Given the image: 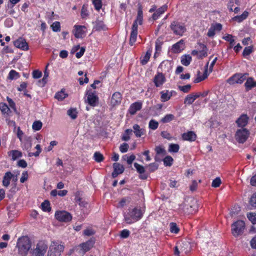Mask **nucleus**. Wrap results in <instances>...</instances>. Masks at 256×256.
Returning <instances> with one entry per match:
<instances>
[{
  "label": "nucleus",
  "mask_w": 256,
  "mask_h": 256,
  "mask_svg": "<svg viewBox=\"0 0 256 256\" xmlns=\"http://www.w3.org/2000/svg\"><path fill=\"white\" fill-rule=\"evenodd\" d=\"M145 212V208L140 206L130 207L124 214V220L127 224H130L140 220Z\"/></svg>",
  "instance_id": "f257e3e1"
},
{
  "label": "nucleus",
  "mask_w": 256,
  "mask_h": 256,
  "mask_svg": "<svg viewBox=\"0 0 256 256\" xmlns=\"http://www.w3.org/2000/svg\"><path fill=\"white\" fill-rule=\"evenodd\" d=\"M16 247L20 256H26L31 248V241L28 236L20 237L18 240Z\"/></svg>",
  "instance_id": "f03ea898"
},
{
  "label": "nucleus",
  "mask_w": 256,
  "mask_h": 256,
  "mask_svg": "<svg viewBox=\"0 0 256 256\" xmlns=\"http://www.w3.org/2000/svg\"><path fill=\"white\" fill-rule=\"evenodd\" d=\"M64 246L58 242H52L50 246L48 256H60Z\"/></svg>",
  "instance_id": "7ed1b4c3"
},
{
  "label": "nucleus",
  "mask_w": 256,
  "mask_h": 256,
  "mask_svg": "<svg viewBox=\"0 0 256 256\" xmlns=\"http://www.w3.org/2000/svg\"><path fill=\"white\" fill-rule=\"evenodd\" d=\"M245 223L242 220H238L232 225V232L235 237L241 235L244 232Z\"/></svg>",
  "instance_id": "20e7f679"
},
{
  "label": "nucleus",
  "mask_w": 256,
  "mask_h": 256,
  "mask_svg": "<svg viewBox=\"0 0 256 256\" xmlns=\"http://www.w3.org/2000/svg\"><path fill=\"white\" fill-rule=\"evenodd\" d=\"M47 248L46 244L44 241H40L32 250V256H44Z\"/></svg>",
  "instance_id": "39448f33"
},
{
  "label": "nucleus",
  "mask_w": 256,
  "mask_h": 256,
  "mask_svg": "<svg viewBox=\"0 0 256 256\" xmlns=\"http://www.w3.org/2000/svg\"><path fill=\"white\" fill-rule=\"evenodd\" d=\"M170 28L175 34L180 36H182L186 31V28L183 24L176 21L171 23Z\"/></svg>",
  "instance_id": "423d86ee"
},
{
  "label": "nucleus",
  "mask_w": 256,
  "mask_h": 256,
  "mask_svg": "<svg viewBox=\"0 0 256 256\" xmlns=\"http://www.w3.org/2000/svg\"><path fill=\"white\" fill-rule=\"evenodd\" d=\"M248 74L246 73L236 74L228 80V82L230 84H242L247 78Z\"/></svg>",
  "instance_id": "0eeeda50"
},
{
  "label": "nucleus",
  "mask_w": 256,
  "mask_h": 256,
  "mask_svg": "<svg viewBox=\"0 0 256 256\" xmlns=\"http://www.w3.org/2000/svg\"><path fill=\"white\" fill-rule=\"evenodd\" d=\"M250 132L246 128L238 130L235 134L236 140L240 143H244L248 139Z\"/></svg>",
  "instance_id": "6e6552de"
},
{
  "label": "nucleus",
  "mask_w": 256,
  "mask_h": 256,
  "mask_svg": "<svg viewBox=\"0 0 256 256\" xmlns=\"http://www.w3.org/2000/svg\"><path fill=\"white\" fill-rule=\"evenodd\" d=\"M56 218L60 222H68L71 220L72 216L66 211H57L55 213Z\"/></svg>",
  "instance_id": "1a4fd4ad"
},
{
  "label": "nucleus",
  "mask_w": 256,
  "mask_h": 256,
  "mask_svg": "<svg viewBox=\"0 0 256 256\" xmlns=\"http://www.w3.org/2000/svg\"><path fill=\"white\" fill-rule=\"evenodd\" d=\"M86 96L88 104L92 106H96L98 103V98L96 94V92L88 90L86 92Z\"/></svg>",
  "instance_id": "9d476101"
},
{
  "label": "nucleus",
  "mask_w": 256,
  "mask_h": 256,
  "mask_svg": "<svg viewBox=\"0 0 256 256\" xmlns=\"http://www.w3.org/2000/svg\"><path fill=\"white\" fill-rule=\"evenodd\" d=\"M138 36V24L136 22H134L132 28V32L130 38V44L133 46Z\"/></svg>",
  "instance_id": "9b49d317"
},
{
  "label": "nucleus",
  "mask_w": 256,
  "mask_h": 256,
  "mask_svg": "<svg viewBox=\"0 0 256 256\" xmlns=\"http://www.w3.org/2000/svg\"><path fill=\"white\" fill-rule=\"evenodd\" d=\"M222 29V25L220 24H212L208 30L207 36L212 38L215 35L216 32H220Z\"/></svg>",
  "instance_id": "f8f14e48"
},
{
  "label": "nucleus",
  "mask_w": 256,
  "mask_h": 256,
  "mask_svg": "<svg viewBox=\"0 0 256 256\" xmlns=\"http://www.w3.org/2000/svg\"><path fill=\"white\" fill-rule=\"evenodd\" d=\"M14 44L16 47L22 50H26L28 49V44L26 40L22 38H20L15 40L14 42Z\"/></svg>",
  "instance_id": "ddd939ff"
},
{
  "label": "nucleus",
  "mask_w": 256,
  "mask_h": 256,
  "mask_svg": "<svg viewBox=\"0 0 256 256\" xmlns=\"http://www.w3.org/2000/svg\"><path fill=\"white\" fill-rule=\"evenodd\" d=\"M166 82V78L162 72H158L154 79V82L156 87L162 86Z\"/></svg>",
  "instance_id": "4468645a"
},
{
  "label": "nucleus",
  "mask_w": 256,
  "mask_h": 256,
  "mask_svg": "<svg viewBox=\"0 0 256 256\" xmlns=\"http://www.w3.org/2000/svg\"><path fill=\"white\" fill-rule=\"evenodd\" d=\"M180 248V252L182 254H188L191 249V246L189 242L185 241L182 242L177 243Z\"/></svg>",
  "instance_id": "2eb2a0df"
},
{
  "label": "nucleus",
  "mask_w": 256,
  "mask_h": 256,
  "mask_svg": "<svg viewBox=\"0 0 256 256\" xmlns=\"http://www.w3.org/2000/svg\"><path fill=\"white\" fill-rule=\"evenodd\" d=\"M95 242V240L94 238H90L86 242H84L80 245L81 248L82 253L84 254L86 252L88 251L92 248L93 247L94 244Z\"/></svg>",
  "instance_id": "dca6fc26"
},
{
  "label": "nucleus",
  "mask_w": 256,
  "mask_h": 256,
  "mask_svg": "<svg viewBox=\"0 0 256 256\" xmlns=\"http://www.w3.org/2000/svg\"><path fill=\"white\" fill-rule=\"evenodd\" d=\"M160 94L161 101L162 102H166L170 99L173 94H175L176 92L174 90H164L160 92Z\"/></svg>",
  "instance_id": "f3484780"
},
{
  "label": "nucleus",
  "mask_w": 256,
  "mask_h": 256,
  "mask_svg": "<svg viewBox=\"0 0 256 256\" xmlns=\"http://www.w3.org/2000/svg\"><path fill=\"white\" fill-rule=\"evenodd\" d=\"M158 69L161 72H169L172 69L170 62L168 60H164L158 66Z\"/></svg>",
  "instance_id": "a211bd4d"
},
{
  "label": "nucleus",
  "mask_w": 256,
  "mask_h": 256,
  "mask_svg": "<svg viewBox=\"0 0 256 256\" xmlns=\"http://www.w3.org/2000/svg\"><path fill=\"white\" fill-rule=\"evenodd\" d=\"M122 100V94L119 92H114L112 97L110 104L112 106L118 105L120 104Z\"/></svg>",
  "instance_id": "6ab92c4d"
},
{
  "label": "nucleus",
  "mask_w": 256,
  "mask_h": 256,
  "mask_svg": "<svg viewBox=\"0 0 256 256\" xmlns=\"http://www.w3.org/2000/svg\"><path fill=\"white\" fill-rule=\"evenodd\" d=\"M142 108V102H136L132 104L129 109L128 112L132 115L134 114L136 112L140 110Z\"/></svg>",
  "instance_id": "aec40b11"
},
{
  "label": "nucleus",
  "mask_w": 256,
  "mask_h": 256,
  "mask_svg": "<svg viewBox=\"0 0 256 256\" xmlns=\"http://www.w3.org/2000/svg\"><path fill=\"white\" fill-rule=\"evenodd\" d=\"M114 170L112 173L113 178H116L119 174H122L124 171L123 166L118 163H114L113 164Z\"/></svg>",
  "instance_id": "412c9836"
},
{
  "label": "nucleus",
  "mask_w": 256,
  "mask_h": 256,
  "mask_svg": "<svg viewBox=\"0 0 256 256\" xmlns=\"http://www.w3.org/2000/svg\"><path fill=\"white\" fill-rule=\"evenodd\" d=\"M74 36L76 38H82L84 36L86 28L82 26H74Z\"/></svg>",
  "instance_id": "4be33fe9"
},
{
  "label": "nucleus",
  "mask_w": 256,
  "mask_h": 256,
  "mask_svg": "<svg viewBox=\"0 0 256 256\" xmlns=\"http://www.w3.org/2000/svg\"><path fill=\"white\" fill-rule=\"evenodd\" d=\"M184 40H180L179 42L172 46V50L174 53H178L184 50Z\"/></svg>",
  "instance_id": "5701e85b"
},
{
  "label": "nucleus",
  "mask_w": 256,
  "mask_h": 256,
  "mask_svg": "<svg viewBox=\"0 0 256 256\" xmlns=\"http://www.w3.org/2000/svg\"><path fill=\"white\" fill-rule=\"evenodd\" d=\"M190 204L185 205L184 210L188 214H192L197 209L196 202L195 200H192Z\"/></svg>",
  "instance_id": "b1692460"
},
{
  "label": "nucleus",
  "mask_w": 256,
  "mask_h": 256,
  "mask_svg": "<svg viewBox=\"0 0 256 256\" xmlns=\"http://www.w3.org/2000/svg\"><path fill=\"white\" fill-rule=\"evenodd\" d=\"M246 80V82L244 84V86L246 91H249L252 88L256 87V80H254L252 78H247Z\"/></svg>",
  "instance_id": "393cba45"
},
{
  "label": "nucleus",
  "mask_w": 256,
  "mask_h": 256,
  "mask_svg": "<svg viewBox=\"0 0 256 256\" xmlns=\"http://www.w3.org/2000/svg\"><path fill=\"white\" fill-rule=\"evenodd\" d=\"M182 138L184 140L194 142L196 138V135L194 132L190 131L184 133L182 134Z\"/></svg>",
  "instance_id": "a878e982"
},
{
  "label": "nucleus",
  "mask_w": 256,
  "mask_h": 256,
  "mask_svg": "<svg viewBox=\"0 0 256 256\" xmlns=\"http://www.w3.org/2000/svg\"><path fill=\"white\" fill-rule=\"evenodd\" d=\"M94 24V25L93 29L96 31L105 30L107 29L102 20L98 19Z\"/></svg>",
  "instance_id": "bb28decb"
},
{
  "label": "nucleus",
  "mask_w": 256,
  "mask_h": 256,
  "mask_svg": "<svg viewBox=\"0 0 256 256\" xmlns=\"http://www.w3.org/2000/svg\"><path fill=\"white\" fill-rule=\"evenodd\" d=\"M167 8H168L167 5L164 4V5L162 6L158 10H156V12L152 14V18L153 20H156L160 16V15L163 14L167 10Z\"/></svg>",
  "instance_id": "cd10ccee"
},
{
  "label": "nucleus",
  "mask_w": 256,
  "mask_h": 256,
  "mask_svg": "<svg viewBox=\"0 0 256 256\" xmlns=\"http://www.w3.org/2000/svg\"><path fill=\"white\" fill-rule=\"evenodd\" d=\"M248 117L246 114H242L236 121V123L239 127H244L248 124Z\"/></svg>",
  "instance_id": "c85d7f7f"
},
{
  "label": "nucleus",
  "mask_w": 256,
  "mask_h": 256,
  "mask_svg": "<svg viewBox=\"0 0 256 256\" xmlns=\"http://www.w3.org/2000/svg\"><path fill=\"white\" fill-rule=\"evenodd\" d=\"M12 174L10 172H7L5 173L2 180V184L5 187H8L10 181L12 178Z\"/></svg>",
  "instance_id": "c756f323"
},
{
  "label": "nucleus",
  "mask_w": 256,
  "mask_h": 256,
  "mask_svg": "<svg viewBox=\"0 0 256 256\" xmlns=\"http://www.w3.org/2000/svg\"><path fill=\"white\" fill-rule=\"evenodd\" d=\"M134 166L136 168L137 172L139 174H141V175L140 176V178L141 179L145 180L147 178V176L145 174H144L145 172V170L143 166L139 164L138 163L135 162L134 164Z\"/></svg>",
  "instance_id": "7c9ffc66"
},
{
  "label": "nucleus",
  "mask_w": 256,
  "mask_h": 256,
  "mask_svg": "<svg viewBox=\"0 0 256 256\" xmlns=\"http://www.w3.org/2000/svg\"><path fill=\"white\" fill-rule=\"evenodd\" d=\"M134 129V132L137 138H140L144 134L145 130L144 129L140 128V126L135 124L132 126Z\"/></svg>",
  "instance_id": "2f4dec72"
},
{
  "label": "nucleus",
  "mask_w": 256,
  "mask_h": 256,
  "mask_svg": "<svg viewBox=\"0 0 256 256\" xmlns=\"http://www.w3.org/2000/svg\"><path fill=\"white\" fill-rule=\"evenodd\" d=\"M199 96H200V94H188L186 96V98L184 100V104H191Z\"/></svg>",
  "instance_id": "473e14b6"
},
{
  "label": "nucleus",
  "mask_w": 256,
  "mask_h": 256,
  "mask_svg": "<svg viewBox=\"0 0 256 256\" xmlns=\"http://www.w3.org/2000/svg\"><path fill=\"white\" fill-rule=\"evenodd\" d=\"M208 70L206 69L204 72L201 75L200 72H198L197 77L194 79V83H198L202 80H205L208 77Z\"/></svg>",
  "instance_id": "72a5a7b5"
},
{
  "label": "nucleus",
  "mask_w": 256,
  "mask_h": 256,
  "mask_svg": "<svg viewBox=\"0 0 256 256\" xmlns=\"http://www.w3.org/2000/svg\"><path fill=\"white\" fill-rule=\"evenodd\" d=\"M192 60V58L190 55H183L181 57V63L184 66H188L190 64Z\"/></svg>",
  "instance_id": "f704fd0d"
},
{
  "label": "nucleus",
  "mask_w": 256,
  "mask_h": 256,
  "mask_svg": "<svg viewBox=\"0 0 256 256\" xmlns=\"http://www.w3.org/2000/svg\"><path fill=\"white\" fill-rule=\"evenodd\" d=\"M203 50L202 51L198 52L196 50H194L192 52L193 56H197L200 54V57H205L207 56L206 48L204 44L202 45Z\"/></svg>",
  "instance_id": "c9c22d12"
},
{
  "label": "nucleus",
  "mask_w": 256,
  "mask_h": 256,
  "mask_svg": "<svg viewBox=\"0 0 256 256\" xmlns=\"http://www.w3.org/2000/svg\"><path fill=\"white\" fill-rule=\"evenodd\" d=\"M8 155L12 156L13 160H16V158L22 157V153L18 150H12L8 152Z\"/></svg>",
  "instance_id": "e433bc0d"
},
{
  "label": "nucleus",
  "mask_w": 256,
  "mask_h": 256,
  "mask_svg": "<svg viewBox=\"0 0 256 256\" xmlns=\"http://www.w3.org/2000/svg\"><path fill=\"white\" fill-rule=\"evenodd\" d=\"M248 12L246 11H244L241 15L237 16L233 18V20L238 22H241L244 20L246 19L248 16Z\"/></svg>",
  "instance_id": "4c0bfd02"
},
{
  "label": "nucleus",
  "mask_w": 256,
  "mask_h": 256,
  "mask_svg": "<svg viewBox=\"0 0 256 256\" xmlns=\"http://www.w3.org/2000/svg\"><path fill=\"white\" fill-rule=\"evenodd\" d=\"M225 40L230 42V48H232L234 44V36L232 34H228L222 37Z\"/></svg>",
  "instance_id": "58836bf2"
},
{
  "label": "nucleus",
  "mask_w": 256,
  "mask_h": 256,
  "mask_svg": "<svg viewBox=\"0 0 256 256\" xmlns=\"http://www.w3.org/2000/svg\"><path fill=\"white\" fill-rule=\"evenodd\" d=\"M142 10L141 6L138 7V16L136 20L134 22H136V24L138 23L139 24H142Z\"/></svg>",
  "instance_id": "ea45409f"
},
{
  "label": "nucleus",
  "mask_w": 256,
  "mask_h": 256,
  "mask_svg": "<svg viewBox=\"0 0 256 256\" xmlns=\"http://www.w3.org/2000/svg\"><path fill=\"white\" fill-rule=\"evenodd\" d=\"M174 119V116L172 114H167L162 118L160 122L162 123H168Z\"/></svg>",
  "instance_id": "a19ab883"
},
{
  "label": "nucleus",
  "mask_w": 256,
  "mask_h": 256,
  "mask_svg": "<svg viewBox=\"0 0 256 256\" xmlns=\"http://www.w3.org/2000/svg\"><path fill=\"white\" fill-rule=\"evenodd\" d=\"M32 146V139L30 138H28L24 142L22 148L24 149L28 150Z\"/></svg>",
  "instance_id": "79ce46f5"
},
{
  "label": "nucleus",
  "mask_w": 256,
  "mask_h": 256,
  "mask_svg": "<svg viewBox=\"0 0 256 256\" xmlns=\"http://www.w3.org/2000/svg\"><path fill=\"white\" fill-rule=\"evenodd\" d=\"M151 52L150 50H148L144 56L141 59L140 62L142 65H145L148 62L151 55Z\"/></svg>",
  "instance_id": "37998d69"
},
{
  "label": "nucleus",
  "mask_w": 256,
  "mask_h": 256,
  "mask_svg": "<svg viewBox=\"0 0 256 256\" xmlns=\"http://www.w3.org/2000/svg\"><path fill=\"white\" fill-rule=\"evenodd\" d=\"M77 110L76 108H72L69 109L67 112V114L73 120L77 117Z\"/></svg>",
  "instance_id": "c03bdc74"
},
{
  "label": "nucleus",
  "mask_w": 256,
  "mask_h": 256,
  "mask_svg": "<svg viewBox=\"0 0 256 256\" xmlns=\"http://www.w3.org/2000/svg\"><path fill=\"white\" fill-rule=\"evenodd\" d=\"M180 146L178 144H172L168 147V152H177L179 150Z\"/></svg>",
  "instance_id": "a18cd8bd"
},
{
  "label": "nucleus",
  "mask_w": 256,
  "mask_h": 256,
  "mask_svg": "<svg viewBox=\"0 0 256 256\" xmlns=\"http://www.w3.org/2000/svg\"><path fill=\"white\" fill-rule=\"evenodd\" d=\"M122 158L124 160H126L128 164H131L135 160L136 156L134 154H132L130 156H128L127 154H126L122 156Z\"/></svg>",
  "instance_id": "49530a36"
},
{
  "label": "nucleus",
  "mask_w": 256,
  "mask_h": 256,
  "mask_svg": "<svg viewBox=\"0 0 256 256\" xmlns=\"http://www.w3.org/2000/svg\"><path fill=\"white\" fill-rule=\"evenodd\" d=\"M158 126V122L154 120H151L148 124V127L150 129L152 130H156Z\"/></svg>",
  "instance_id": "de8ad7c7"
},
{
  "label": "nucleus",
  "mask_w": 256,
  "mask_h": 256,
  "mask_svg": "<svg viewBox=\"0 0 256 256\" xmlns=\"http://www.w3.org/2000/svg\"><path fill=\"white\" fill-rule=\"evenodd\" d=\"M68 96L67 94L64 93L63 91H60L57 92L55 95V98L58 100H62Z\"/></svg>",
  "instance_id": "09e8293b"
},
{
  "label": "nucleus",
  "mask_w": 256,
  "mask_h": 256,
  "mask_svg": "<svg viewBox=\"0 0 256 256\" xmlns=\"http://www.w3.org/2000/svg\"><path fill=\"white\" fill-rule=\"evenodd\" d=\"M173 160L172 158L170 156H166L163 160L164 164L166 166H171L172 164Z\"/></svg>",
  "instance_id": "8fccbe9b"
},
{
  "label": "nucleus",
  "mask_w": 256,
  "mask_h": 256,
  "mask_svg": "<svg viewBox=\"0 0 256 256\" xmlns=\"http://www.w3.org/2000/svg\"><path fill=\"white\" fill-rule=\"evenodd\" d=\"M253 51V46H246L244 48V50L242 52V56L244 57H246L248 56H249Z\"/></svg>",
  "instance_id": "3c124183"
},
{
  "label": "nucleus",
  "mask_w": 256,
  "mask_h": 256,
  "mask_svg": "<svg viewBox=\"0 0 256 256\" xmlns=\"http://www.w3.org/2000/svg\"><path fill=\"white\" fill-rule=\"evenodd\" d=\"M42 126V124L40 120H36L34 122L32 127L34 130H39L41 129Z\"/></svg>",
  "instance_id": "603ef678"
},
{
  "label": "nucleus",
  "mask_w": 256,
  "mask_h": 256,
  "mask_svg": "<svg viewBox=\"0 0 256 256\" xmlns=\"http://www.w3.org/2000/svg\"><path fill=\"white\" fill-rule=\"evenodd\" d=\"M36 152L28 153V156L30 157H32V156H38L40 155V154L41 152L42 151L40 146V144H37L36 146Z\"/></svg>",
  "instance_id": "864d4df0"
},
{
  "label": "nucleus",
  "mask_w": 256,
  "mask_h": 256,
  "mask_svg": "<svg viewBox=\"0 0 256 256\" xmlns=\"http://www.w3.org/2000/svg\"><path fill=\"white\" fill-rule=\"evenodd\" d=\"M88 16V7L86 5L84 4L81 10V16L82 18H86Z\"/></svg>",
  "instance_id": "5fc2aeb1"
},
{
  "label": "nucleus",
  "mask_w": 256,
  "mask_h": 256,
  "mask_svg": "<svg viewBox=\"0 0 256 256\" xmlns=\"http://www.w3.org/2000/svg\"><path fill=\"white\" fill-rule=\"evenodd\" d=\"M94 160L98 162H101L104 160V156L100 152H96L94 154Z\"/></svg>",
  "instance_id": "6e6d98bb"
},
{
  "label": "nucleus",
  "mask_w": 256,
  "mask_h": 256,
  "mask_svg": "<svg viewBox=\"0 0 256 256\" xmlns=\"http://www.w3.org/2000/svg\"><path fill=\"white\" fill-rule=\"evenodd\" d=\"M19 77L18 73L14 70H11L8 74V78L10 80L16 79Z\"/></svg>",
  "instance_id": "4d7b16f0"
},
{
  "label": "nucleus",
  "mask_w": 256,
  "mask_h": 256,
  "mask_svg": "<svg viewBox=\"0 0 256 256\" xmlns=\"http://www.w3.org/2000/svg\"><path fill=\"white\" fill-rule=\"evenodd\" d=\"M0 110L4 114H8L10 111L8 106L4 103L0 104Z\"/></svg>",
  "instance_id": "13d9d810"
},
{
  "label": "nucleus",
  "mask_w": 256,
  "mask_h": 256,
  "mask_svg": "<svg viewBox=\"0 0 256 256\" xmlns=\"http://www.w3.org/2000/svg\"><path fill=\"white\" fill-rule=\"evenodd\" d=\"M170 231L171 232L177 234L179 232V228L176 223L171 222L170 224Z\"/></svg>",
  "instance_id": "bf43d9fd"
},
{
  "label": "nucleus",
  "mask_w": 256,
  "mask_h": 256,
  "mask_svg": "<svg viewBox=\"0 0 256 256\" xmlns=\"http://www.w3.org/2000/svg\"><path fill=\"white\" fill-rule=\"evenodd\" d=\"M51 28L53 31L57 32H60V23L58 22H55L52 26Z\"/></svg>",
  "instance_id": "052dcab7"
},
{
  "label": "nucleus",
  "mask_w": 256,
  "mask_h": 256,
  "mask_svg": "<svg viewBox=\"0 0 256 256\" xmlns=\"http://www.w3.org/2000/svg\"><path fill=\"white\" fill-rule=\"evenodd\" d=\"M155 150L158 154L164 156L166 154V150L164 148L160 146H157L155 148Z\"/></svg>",
  "instance_id": "680f3d73"
},
{
  "label": "nucleus",
  "mask_w": 256,
  "mask_h": 256,
  "mask_svg": "<svg viewBox=\"0 0 256 256\" xmlns=\"http://www.w3.org/2000/svg\"><path fill=\"white\" fill-rule=\"evenodd\" d=\"M42 210L44 212H49L50 210V203L48 201H44L42 204Z\"/></svg>",
  "instance_id": "e2e57ef3"
},
{
  "label": "nucleus",
  "mask_w": 256,
  "mask_h": 256,
  "mask_svg": "<svg viewBox=\"0 0 256 256\" xmlns=\"http://www.w3.org/2000/svg\"><path fill=\"white\" fill-rule=\"evenodd\" d=\"M130 234V232L128 230L124 229L123 230L120 232V236L122 238H128Z\"/></svg>",
  "instance_id": "0e129e2a"
},
{
  "label": "nucleus",
  "mask_w": 256,
  "mask_h": 256,
  "mask_svg": "<svg viewBox=\"0 0 256 256\" xmlns=\"http://www.w3.org/2000/svg\"><path fill=\"white\" fill-rule=\"evenodd\" d=\"M221 184V180L220 178H216L214 180H213L212 186L214 188L218 187Z\"/></svg>",
  "instance_id": "69168bd1"
},
{
  "label": "nucleus",
  "mask_w": 256,
  "mask_h": 256,
  "mask_svg": "<svg viewBox=\"0 0 256 256\" xmlns=\"http://www.w3.org/2000/svg\"><path fill=\"white\" fill-rule=\"evenodd\" d=\"M250 203L252 207L256 208V192L251 196Z\"/></svg>",
  "instance_id": "338daca9"
},
{
  "label": "nucleus",
  "mask_w": 256,
  "mask_h": 256,
  "mask_svg": "<svg viewBox=\"0 0 256 256\" xmlns=\"http://www.w3.org/2000/svg\"><path fill=\"white\" fill-rule=\"evenodd\" d=\"M248 218L253 224H256V214L254 213H249L248 214Z\"/></svg>",
  "instance_id": "774afa93"
}]
</instances>
